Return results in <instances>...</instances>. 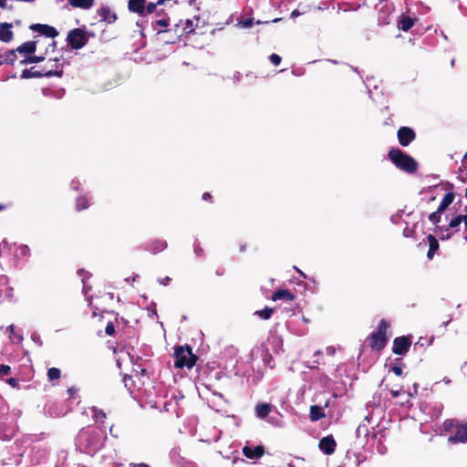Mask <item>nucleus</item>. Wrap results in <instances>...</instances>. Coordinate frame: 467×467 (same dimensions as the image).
<instances>
[{
  "mask_svg": "<svg viewBox=\"0 0 467 467\" xmlns=\"http://www.w3.org/2000/svg\"><path fill=\"white\" fill-rule=\"evenodd\" d=\"M67 42L72 49H80L88 44V37L83 28L78 27L67 33Z\"/></svg>",
  "mask_w": 467,
  "mask_h": 467,
  "instance_id": "nucleus-7",
  "label": "nucleus"
},
{
  "mask_svg": "<svg viewBox=\"0 0 467 467\" xmlns=\"http://www.w3.org/2000/svg\"><path fill=\"white\" fill-rule=\"evenodd\" d=\"M463 238L467 242V223H464Z\"/></svg>",
  "mask_w": 467,
  "mask_h": 467,
  "instance_id": "nucleus-51",
  "label": "nucleus"
},
{
  "mask_svg": "<svg viewBox=\"0 0 467 467\" xmlns=\"http://www.w3.org/2000/svg\"><path fill=\"white\" fill-rule=\"evenodd\" d=\"M271 299L273 301H278V300H284L285 302H292L296 299V295L293 294L288 289H277L275 291L272 296Z\"/></svg>",
  "mask_w": 467,
  "mask_h": 467,
  "instance_id": "nucleus-15",
  "label": "nucleus"
},
{
  "mask_svg": "<svg viewBox=\"0 0 467 467\" xmlns=\"http://www.w3.org/2000/svg\"><path fill=\"white\" fill-rule=\"evenodd\" d=\"M337 443L332 435H328L320 440L318 447L327 455L332 454L336 450Z\"/></svg>",
  "mask_w": 467,
  "mask_h": 467,
  "instance_id": "nucleus-13",
  "label": "nucleus"
},
{
  "mask_svg": "<svg viewBox=\"0 0 467 467\" xmlns=\"http://www.w3.org/2000/svg\"><path fill=\"white\" fill-rule=\"evenodd\" d=\"M194 251H195L199 255H201V252H202L203 250H202V248L199 244H196V245L194 246Z\"/></svg>",
  "mask_w": 467,
  "mask_h": 467,
  "instance_id": "nucleus-48",
  "label": "nucleus"
},
{
  "mask_svg": "<svg viewBox=\"0 0 467 467\" xmlns=\"http://www.w3.org/2000/svg\"><path fill=\"white\" fill-rule=\"evenodd\" d=\"M390 370L393 371V373L398 377H401L403 375V370L400 366L393 365Z\"/></svg>",
  "mask_w": 467,
  "mask_h": 467,
  "instance_id": "nucleus-40",
  "label": "nucleus"
},
{
  "mask_svg": "<svg viewBox=\"0 0 467 467\" xmlns=\"http://www.w3.org/2000/svg\"><path fill=\"white\" fill-rule=\"evenodd\" d=\"M411 336L397 337L393 340L392 352L396 355H406L411 347Z\"/></svg>",
  "mask_w": 467,
  "mask_h": 467,
  "instance_id": "nucleus-8",
  "label": "nucleus"
},
{
  "mask_svg": "<svg viewBox=\"0 0 467 467\" xmlns=\"http://www.w3.org/2000/svg\"><path fill=\"white\" fill-rule=\"evenodd\" d=\"M427 239L429 242V250L427 253V257L429 260H431L435 253L439 250L440 244L437 238L432 234H429L427 236Z\"/></svg>",
  "mask_w": 467,
  "mask_h": 467,
  "instance_id": "nucleus-20",
  "label": "nucleus"
},
{
  "mask_svg": "<svg viewBox=\"0 0 467 467\" xmlns=\"http://www.w3.org/2000/svg\"><path fill=\"white\" fill-rule=\"evenodd\" d=\"M68 392H69V394H70V396H71V395H73V392H74V391H73V389H68Z\"/></svg>",
  "mask_w": 467,
  "mask_h": 467,
  "instance_id": "nucleus-59",
  "label": "nucleus"
},
{
  "mask_svg": "<svg viewBox=\"0 0 467 467\" xmlns=\"http://www.w3.org/2000/svg\"><path fill=\"white\" fill-rule=\"evenodd\" d=\"M145 4L146 0H129L128 2V9L136 13L140 16H145Z\"/></svg>",
  "mask_w": 467,
  "mask_h": 467,
  "instance_id": "nucleus-17",
  "label": "nucleus"
},
{
  "mask_svg": "<svg viewBox=\"0 0 467 467\" xmlns=\"http://www.w3.org/2000/svg\"><path fill=\"white\" fill-rule=\"evenodd\" d=\"M202 200L213 202V196L210 192H204L202 194Z\"/></svg>",
  "mask_w": 467,
  "mask_h": 467,
  "instance_id": "nucleus-44",
  "label": "nucleus"
},
{
  "mask_svg": "<svg viewBox=\"0 0 467 467\" xmlns=\"http://www.w3.org/2000/svg\"><path fill=\"white\" fill-rule=\"evenodd\" d=\"M388 158L396 168L409 174L416 172L419 168L417 161L399 148H391L388 152Z\"/></svg>",
  "mask_w": 467,
  "mask_h": 467,
  "instance_id": "nucleus-1",
  "label": "nucleus"
},
{
  "mask_svg": "<svg viewBox=\"0 0 467 467\" xmlns=\"http://www.w3.org/2000/svg\"><path fill=\"white\" fill-rule=\"evenodd\" d=\"M6 209V205L4 203H0V213Z\"/></svg>",
  "mask_w": 467,
  "mask_h": 467,
  "instance_id": "nucleus-53",
  "label": "nucleus"
},
{
  "mask_svg": "<svg viewBox=\"0 0 467 467\" xmlns=\"http://www.w3.org/2000/svg\"><path fill=\"white\" fill-rule=\"evenodd\" d=\"M50 47H52V48L54 49L57 47V42L53 41Z\"/></svg>",
  "mask_w": 467,
  "mask_h": 467,
  "instance_id": "nucleus-56",
  "label": "nucleus"
},
{
  "mask_svg": "<svg viewBox=\"0 0 467 467\" xmlns=\"http://www.w3.org/2000/svg\"><path fill=\"white\" fill-rule=\"evenodd\" d=\"M0 60H5L4 54H0Z\"/></svg>",
  "mask_w": 467,
  "mask_h": 467,
  "instance_id": "nucleus-58",
  "label": "nucleus"
},
{
  "mask_svg": "<svg viewBox=\"0 0 467 467\" xmlns=\"http://www.w3.org/2000/svg\"><path fill=\"white\" fill-rule=\"evenodd\" d=\"M242 452L250 460L260 459L265 454V447L263 445H257L253 448L245 445L243 447Z\"/></svg>",
  "mask_w": 467,
  "mask_h": 467,
  "instance_id": "nucleus-11",
  "label": "nucleus"
},
{
  "mask_svg": "<svg viewBox=\"0 0 467 467\" xmlns=\"http://www.w3.org/2000/svg\"><path fill=\"white\" fill-rule=\"evenodd\" d=\"M29 28L34 32H38L41 35L55 38L57 36H58V31L51 26L45 25V24H33L29 26Z\"/></svg>",
  "mask_w": 467,
  "mask_h": 467,
  "instance_id": "nucleus-10",
  "label": "nucleus"
},
{
  "mask_svg": "<svg viewBox=\"0 0 467 467\" xmlns=\"http://www.w3.org/2000/svg\"><path fill=\"white\" fill-rule=\"evenodd\" d=\"M89 207V199L86 195H80L76 199L75 208L78 212Z\"/></svg>",
  "mask_w": 467,
  "mask_h": 467,
  "instance_id": "nucleus-27",
  "label": "nucleus"
},
{
  "mask_svg": "<svg viewBox=\"0 0 467 467\" xmlns=\"http://www.w3.org/2000/svg\"><path fill=\"white\" fill-rule=\"evenodd\" d=\"M451 237V234L447 233L446 235H442L441 238L443 239H449Z\"/></svg>",
  "mask_w": 467,
  "mask_h": 467,
  "instance_id": "nucleus-54",
  "label": "nucleus"
},
{
  "mask_svg": "<svg viewBox=\"0 0 467 467\" xmlns=\"http://www.w3.org/2000/svg\"><path fill=\"white\" fill-rule=\"evenodd\" d=\"M431 341L429 340L428 338L426 337H420L419 340L415 343V346L414 348H417L419 347H423L425 344H431Z\"/></svg>",
  "mask_w": 467,
  "mask_h": 467,
  "instance_id": "nucleus-39",
  "label": "nucleus"
},
{
  "mask_svg": "<svg viewBox=\"0 0 467 467\" xmlns=\"http://www.w3.org/2000/svg\"><path fill=\"white\" fill-rule=\"evenodd\" d=\"M92 411L94 413L93 417L97 422L104 423V420L106 419V413L101 410L93 407Z\"/></svg>",
  "mask_w": 467,
  "mask_h": 467,
  "instance_id": "nucleus-32",
  "label": "nucleus"
},
{
  "mask_svg": "<svg viewBox=\"0 0 467 467\" xmlns=\"http://www.w3.org/2000/svg\"><path fill=\"white\" fill-rule=\"evenodd\" d=\"M443 431L451 432L448 442L451 444L467 442V422H461L456 419L446 420L443 424Z\"/></svg>",
  "mask_w": 467,
  "mask_h": 467,
  "instance_id": "nucleus-2",
  "label": "nucleus"
},
{
  "mask_svg": "<svg viewBox=\"0 0 467 467\" xmlns=\"http://www.w3.org/2000/svg\"><path fill=\"white\" fill-rule=\"evenodd\" d=\"M397 137L399 143L407 147L416 139V133L411 128L403 126L398 130Z\"/></svg>",
  "mask_w": 467,
  "mask_h": 467,
  "instance_id": "nucleus-9",
  "label": "nucleus"
},
{
  "mask_svg": "<svg viewBox=\"0 0 467 467\" xmlns=\"http://www.w3.org/2000/svg\"><path fill=\"white\" fill-rule=\"evenodd\" d=\"M364 420L367 421V423L362 422L357 428V436L358 438L359 437L367 438L369 435L368 424L370 423V420L368 417H366L364 419Z\"/></svg>",
  "mask_w": 467,
  "mask_h": 467,
  "instance_id": "nucleus-25",
  "label": "nucleus"
},
{
  "mask_svg": "<svg viewBox=\"0 0 467 467\" xmlns=\"http://www.w3.org/2000/svg\"><path fill=\"white\" fill-rule=\"evenodd\" d=\"M61 377V370L57 368H50L47 370V378L50 381L57 380Z\"/></svg>",
  "mask_w": 467,
  "mask_h": 467,
  "instance_id": "nucleus-31",
  "label": "nucleus"
},
{
  "mask_svg": "<svg viewBox=\"0 0 467 467\" xmlns=\"http://www.w3.org/2000/svg\"><path fill=\"white\" fill-rule=\"evenodd\" d=\"M16 49H8L4 53L5 57V64L6 65H14L16 62L17 56H16Z\"/></svg>",
  "mask_w": 467,
  "mask_h": 467,
  "instance_id": "nucleus-28",
  "label": "nucleus"
},
{
  "mask_svg": "<svg viewBox=\"0 0 467 467\" xmlns=\"http://www.w3.org/2000/svg\"><path fill=\"white\" fill-rule=\"evenodd\" d=\"M131 467H150L149 464L140 462V463H131Z\"/></svg>",
  "mask_w": 467,
  "mask_h": 467,
  "instance_id": "nucleus-46",
  "label": "nucleus"
},
{
  "mask_svg": "<svg viewBox=\"0 0 467 467\" xmlns=\"http://www.w3.org/2000/svg\"><path fill=\"white\" fill-rule=\"evenodd\" d=\"M465 196H466V198H467V189L465 190Z\"/></svg>",
  "mask_w": 467,
  "mask_h": 467,
  "instance_id": "nucleus-63",
  "label": "nucleus"
},
{
  "mask_svg": "<svg viewBox=\"0 0 467 467\" xmlns=\"http://www.w3.org/2000/svg\"><path fill=\"white\" fill-rule=\"evenodd\" d=\"M167 247V243L161 239H155L148 242L145 244V249L152 254H158L162 252Z\"/></svg>",
  "mask_w": 467,
  "mask_h": 467,
  "instance_id": "nucleus-16",
  "label": "nucleus"
},
{
  "mask_svg": "<svg viewBox=\"0 0 467 467\" xmlns=\"http://www.w3.org/2000/svg\"><path fill=\"white\" fill-rule=\"evenodd\" d=\"M240 251H244V246H242V247L240 248Z\"/></svg>",
  "mask_w": 467,
  "mask_h": 467,
  "instance_id": "nucleus-62",
  "label": "nucleus"
},
{
  "mask_svg": "<svg viewBox=\"0 0 467 467\" xmlns=\"http://www.w3.org/2000/svg\"><path fill=\"white\" fill-rule=\"evenodd\" d=\"M269 59L275 66H279L282 60L281 57L275 53L270 55Z\"/></svg>",
  "mask_w": 467,
  "mask_h": 467,
  "instance_id": "nucleus-36",
  "label": "nucleus"
},
{
  "mask_svg": "<svg viewBox=\"0 0 467 467\" xmlns=\"http://www.w3.org/2000/svg\"><path fill=\"white\" fill-rule=\"evenodd\" d=\"M13 24L7 22L0 23V41L3 43H10L15 37L12 30Z\"/></svg>",
  "mask_w": 467,
  "mask_h": 467,
  "instance_id": "nucleus-12",
  "label": "nucleus"
},
{
  "mask_svg": "<svg viewBox=\"0 0 467 467\" xmlns=\"http://www.w3.org/2000/svg\"><path fill=\"white\" fill-rule=\"evenodd\" d=\"M63 67L61 65H55V68L47 69L46 67H42L41 70L36 69V67H31L30 68H26L21 73V78L24 79L28 78H38L42 77H58L61 78L63 76Z\"/></svg>",
  "mask_w": 467,
  "mask_h": 467,
  "instance_id": "nucleus-6",
  "label": "nucleus"
},
{
  "mask_svg": "<svg viewBox=\"0 0 467 467\" xmlns=\"http://www.w3.org/2000/svg\"><path fill=\"white\" fill-rule=\"evenodd\" d=\"M467 170V152L463 156V159L462 161V166L459 168L460 172H463Z\"/></svg>",
  "mask_w": 467,
  "mask_h": 467,
  "instance_id": "nucleus-42",
  "label": "nucleus"
},
{
  "mask_svg": "<svg viewBox=\"0 0 467 467\" xmlns=\"http://www.w3.org/2000/svg\"><path fill=\"white\" fill-rule=\"evenodd\" d=\"M95 438V434L89 431L82 429L78 436V442H86L85 449L88 450L91 447L92 441Z\"/></svg>",
  "mask_w": 467,
  "mask_h": 467,
  "instance_id": "nucleus-19",
  "label": "nucleus"
},
{
  "mask_svg": "<svg viewBox=\"0 0 467 467\" xmlns=\"http://www.w3.org/2000/svg\"><path fill=\"white\" fill-rule=\"evenodd\" d=\"M15 337L17 338L19 342L23 340V337L21 335H15Z\"/></svg>",
  "mask_w": 467,
  "mask_h": 467,
  "instance_id": "nucleus-55",
  "label": "nucleus"
},
{
  "mask_svg": "<svg viewBox=\"0 0 467 467\" xmlns=\"http://www.w3.org/2000/svg\"><path fill=\"white\" fill-rule=\"evenodd\" d=\"M392 396L393 397H398L399 396V392L398 391H392Z\"/></svg>",
  "mask_w": 467,
  "mask_h": 467,
  "instance_id": "nucleus-57",
  "label": "nucleus"
},
{
  "mask_svg": "<svg viewBox=\"0 0 467 467\" xmlns=\"http://www.w3.org/2000/svg\"><path fill=\"white\" fill-rule=\"evenodd\" d=\"M7 330L10 331V333L14 334L15 326L14 325L8 326Z\"/></svg>",
  "mask_w": 467,
  "mask_h": 467,
  "instance_id": "nucleus-52",
  "label": "nucleus"
},
{
  "mask_svg": "<svg viewBox=\"0 0 467 467\" xmlns=\"http://www.w3.org/2000/svg\"><path fill=\"white\" fill-rule=\"evenodd\" d=\"M29 60H31V63H39L45 60L44 56H29Z\"/></svg>",
  "mask_w": 467,
  "mask_h": 467,
  "instance_id": "nucleus-41",
  "label": "nucleus"
},
{
  "mask_svg": "<svg viewBox=\"0 0 467 467\" xmlns=\"http://www.w3.org/2000/svg\"><path fill=\"white\" fill-rule=\"evenodd\" d=\"M95 0H67L68 4L77 8L89 9L94 5Z\"/></svg>",
  "mask_w": 467,
  "mask_h": 467,
  "instance_id": "nucleus-23",
  "label": "nucleus"
},
{
  "mask_svg": "<svg viewBox=\"0 0 467 467\" xmlns=\"http://www.w3.org/2000/svg\"><path fill=\"white\" fill-rule=\"evenodd\" d=\"M274 311H275V308L269 307V306H265L262 310L255 311L254 315L258 316L260 318H262L264 320H268V319L271 318Z\"/></svg>",
  "mask_w": 467,
  "mask_h": 467,
  "instance_id": "nucleus-29",
  "label": "nucleus"
},
{
  "mask_svg": "<svg viewBox=\"0 0 467 467\" xmlns=\"http://www.w3.org/2000/svg\"><path fill=\"white\" fill-rule=\"evenodd\" d=\"M6 382L13 388H16L19 385L18 379L16 378H10L6 380Z\"/></svg>",
  "mask_w": 467,
  "mask_h": 467,
  "instance_id": "nucleus-43",
  "label": "nucleus"
},
{
  "mask_svg": "<svg viewBox=\"0 0 467 467\" xmlns=\"http://www.w3.org/2000/svg\"><path fill=\"white\" fill-rule=\"evenodd\" d=\"M389 327V322L386 319L379 321L376 331L372 332L368 337V343L371 349L379 352L386 347L388 342L387 331Z\"/></svg>",
  "mask_w": 467,
  "mask_h": 467,
  "instance_id": "nucleus-5",
  "label": "nucleus"
},
{
  "mask_svg": "<svg viewBox=\"0 0 467 467\" xmlns=\"http://www.w3.org/2000/svg\"><path fill=\"white\" fill-rule=\"evenodd\" d=\"M36 41H27L20 45L16 47V50L19 54H23L26 56H30L36 52Z\"/></svg>",
  "mask_w": 467,
  "mask_h": 467,
  "instance_id": "nucleus-18",
  "label": "nucleus"
},
{
  "mask_svg": "<svg viewBox=\"0 0 467 467\" xmlns=\"http://www.w3.org/2000/svg\"><path fill=\"white\" fill-rule=\"evenodd\" d=\"M171 281V278L169 276L164 277L160 281V283L163 285H168Z\"/></svg>",
  "mask_w": 467,
  "mask_h": 467,
  "instance_id": "nucleus-45",
  "label": "nucleus"
},
{
  "mask_svg": "<svg viewBox=\"0 0 467 467\" xmlns=\"http://www.w3.org/2000/svg\"><path fill=\"white\" fill-rule=\"evenodd\" d=\"M454 197L453 192H447L438 207L439 213H443L453 202Z\"/></svg>",
  "mask_w": 467,
  "mask_h": 467,
  "instance_id": "nucleus-22",
  "label": "nucleus"
},
{
  "mask_svg": "<svg viewBox=\"0 0 467 467\" xmlns=\"http://www.w3.org/2000/svg\"><path fill=\"white\" fill-rule=\"evenodd\" d=\"M0 7H1L2 9H5V8H7L6 0H0Z\"/></svg>",
  "mask_w": 467,
  "mask_h": 467,
  "instance_id": "nucleus-49",
  "label": "nucleus"
},
{
  "mask_svg": "<svg viewBox=\"0 0 467 467\" xmlns=\"http://www.w3.org/2000/svg\"><path fill=\"white\" fill-rule=\"evenodd\" d=\"M196 24L192 19H186L185 21L181 20L172 28L163 29V31H158V36H164V35L173 31L171 37H162V42L165 44H174L180 40L184 35H190L195 31Z\"/></svg>",
  "mask_w": 467,
  "mask_h": 467,
  "instance_id": "nucleus-3",
  "label": "nucleus"
},
{
  "mask_svg": "<svg viewBox=\"0 0 467 467\" xmlns=\"http://www.w3.org/2000/svg\"><path fill=\"white\" fill-rule=\"evenodd\" d=\"M255 411L257 417L264 419L269 415L271 412V405L268 403H260L255 407Z\"/></svg>",
  "mask_w": 467,
  "mask_h": 467,
  "instance_id": "nucleus-24",
  "label": "nucleus"
},
{
  "mask_svg": "<svg viewBox=\"0 0 467 467\" xmlns=\"http://www.w3.org/2000/svg\"><path fill=\"white\" fill-rule=\"evenodd\" d=\"M174 367L177 368H192L199 358L193 354L189 345H178L174 347Z\"/></svg>",
  "mask_w": 467,
  "mask_h": 467,
  "instance_id": "nucleus-4",
  "label": "nucleus"
},
{
  "mask_svg": "<svg viewBox=\"0 0 467 467\" xmlns=\"http://www.w3.org/2000/svg\"><path fill=\"white\" fill-rule=\"evenodd\" d=\"M97 14L100 16L101 21L108 24H113L118 19L117 14L111 11L109 6H101L97 10Z\"/></svg>",
  "mask_w": 467,
  "mask_h": 467,
  "instance_id": "nucleus-14",
  "label": "nucleus"
},
{
  "mask_svg": "<svg viewBox=\"0 0 467 467\" xmlns=\"http://www.w3.org/2000/svg\"><path fill=\"white\" fill-rule=\"evenodd\" d=\"M105 333L109 336H113L115 334V327L112 322H109L105 327Z\"/></svg>",
  "mask_w": 467,
  "mask_h": 467,
  "instance_id": "nucleus-38",
  "label": "nucleus"
},
{
  "mask_svg": "<svg viewBox=\"0 0 467 467\" xmlns=\"http://www.w3.org/2000/svg\"><path fill=\"white\" fill-rule=\"evenodd\" d=\"M169 24H170L169 18H161V19H157V20L153 21L151 23V26H152L153 30H156L158 32V31H161V29H159V27H167L169 26Z\"/></svg>",
  "mask_w": 467,
  "mask_h": 467,
  "instance_id": "nucleus-30",
  "label": "nucleus"
},
{
  "mask_svg": "<svg viewBox=\"0 0 467 467\" xmlns=\"http://www.w3.org/2000/svg\"><path fill=\"white\" fill-rule=\"evenodd\" d=\"M414 26V19L410 16H402L399 21L398 26L403 31H409Z\"/></svg>",
  "mask_w": 467,
  "mask_h": 467,
  "instance_id": "nucleus-26",
  "label": "nucleus"
},
{
  "mask_svg": "<svg viewBox=\"0 0 467 467\" xmlns=\"http://www.w3.org/2000/svg\"><path fill=\"white\" fill-rule=\"evenodd\" d=\"M4 64H5V61L4 60H0V66H2Z\"/></svg>",
  "mask_w": 467,
  "mask_h": 467,
  "instance_id": "nucleus-61",
  "label": "nucleus"
},
{
  "mask_svg": "<svg viewBox=\"0 0 467 467\" xmlns=\"http://www.w3.org/2000/svg\"><path fill=\"white\" fill-rule=\"evenodd\" d=\"M11 368L8 365L1 364L0 365V377L6 376L10 373Z\"/></svg>",
  "mask_w": 467,
  "mask_h": 467,
  "instance_id": "nucleus-37",
  "label": "nucleus"
},
{
  "mask_svg": "<svg viewBox=\"0 0 467 467\" xmlns=\"http://www.w3.org/2000/svg\"><path fill=\"white\" fill-rule=\"evenodd\" d=\"M172 35H173V31H171V33H168V34L164 35V37H165V38H169V37H171V36H172ZM158 37H159V39H161V40L162 41V37H163V36H158Z\"/></svg>",
  "mask_w": 467,
  "mask_h": 467,
  "instance_id": "nucleus-50",
  "label": "nucleus"
},
{
  "mask_svg": "<svg viewBox=\"0 0 467 467\" xmlns=\"http://www.w3.org/2000/svg\"><path fill=\"white\" fill-rule=\"evenodd\" d=\"M123 382H124V385L125 387L130 390V391H132V389L135 388V384L132 380V378L131 376H129V375H125L123 377Z\"/></svg>",
  "mask_w": 467,
  "mask_h": 467,
  "instance_id": "nucleus-35",
  "label": "nucleus"
},
{
  "mask_svg": "<svg viewBox=\"0 0 467 467\" xmlns=\"http://www.w3.org/2000/svg\"><path fill=\"white\" fill-rule=\"evenodd\" d=\"M20 64H22V65L32 64L31 60H29V56H26L23 60H21Z\"/></svg>",
  "mask_w": 467,
  "mask_h": 467,
  "instance_id": "nucleus-47",
  "label": "nucleus"
},
{
  "mask_svg": "<svg viewBox=\"0 0 467 467\" xmlns=\"http://www.w3.org/2000/svg\"><path fill=\"white\" fill-rule=\"evenodd\" d=\"M216 274L220 275H223V271L222 272L216 271Z\"/></svg>",
  "mask_w": 467,
  "mask_h": 467,
  "instance_id": "nucleus-60",
  "label": "nucleus"
},
{
  "mask_svg": "<svg viewBox=\"0 0 467 467\" xmlns=\"http://www.w3.org/2000/svg\"><path fill=\"white\" fill-rule=\"evenodd\" d=\"M442 213H439V210L437 209L435 212L431 213L429 215V221L437 225L441 222V215Z\"/></svg>",
  "mask_w": 467,
  "mask_h": 467,
  "instance_id": "nucleus-34",
  "label": "nucleus"
},
{
  "mask_svg": "<svg viewBox=\"0 0 467 467\" xmlns=\"http://www.w3.org/2000/svg\"><path fill=\"white\" fill-rule=\"evenodd\" d=\"M166 0H158L156 3H149L147 5H145V16L148 14H152L155 10L157 5H163Z\"/></svg>",
  "mask_w": 467,
  "mask_h": 467,
  "instance_id": "nucleus-33",
  "label": "nucleus"
},
{
  "mask_svg": "<svg viewBox=\"0 0 467 467\" xmlns=\"http://www.w3.org/2000/svg\"><path fill=\"white\" fill-rule=\"evenodd\" d=\"M309 417L312 421H317L318 420L325 418L326 414L320 406L312 405L310 407Z\"/></svg>",
  "mask_w": 467,
  "mask_h": 467,
  "instance_id": "nucleus-21",
  "label": "nucleus"
}]
</instances>
